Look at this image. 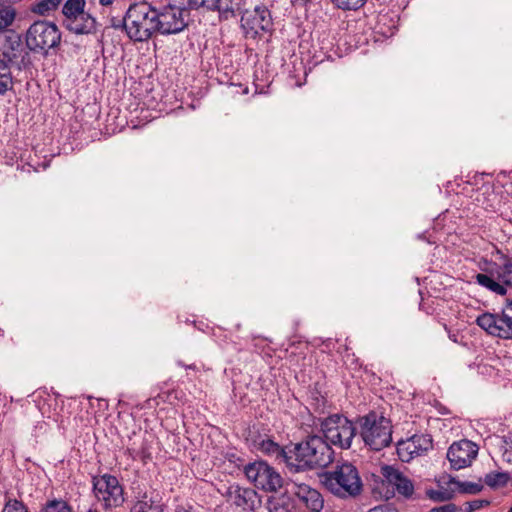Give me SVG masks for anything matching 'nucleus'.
<instances>
[{"instance_id":"nucleus-1","label":"nucleus","mask_w":512,"mask_h":512,"mask_svg":"<svg viewBox=\"0 0 512 512\" xmlns=\"http://www.w3.org/2000/svg\"><path fill=\"white\" fill-rule=\"evenodd\" d=\"M289 453V473L292 475L325 468L334 459V450L318 435L308 436L305 440L292 444Z\"/></svg>"},{"instance_id":"nucleus-2","label":"nucleus","mask_w":512,"mask_h":512,"mask_svg":"<svg viewBox=\"0 0 512 512\" xmlns=\"http://www.w3.org/2000/svg\"><path fill=\"white\" fill-rule=\"evenodd\" d=\"M156 9L146 2L134 3L128 8L122 25L127 36L138 42H143L157 32Z\"/></svg>"},{"instance_id":"nucleus-3","label":"nucleus","mask_w":512,"mask_h":512,"mask_svg":"<svg viewBox=\"0 0 512 512\" xmlns=\"http://www.w3.org/2000/svg\"><path fill=\"white\" fill-rule=\"evenodd\" d=\"M322 478L325 487L341 498L356 497L363 489L357 468L349 462L336 465L333 471H326Z\"/></svg>"},{"instance_id":"nucleus-4","label":"nucleus","mask_w":512,"mask_h":512,"mask_svg":"<svg viewBox=\"0 0 512 512\" xmlns=\"http://www.w3.org/2000/svg\"><path fill=\"white\" fill-rule=\"evenodd\" d=\"M360 436L372 450L380 451L392 442V426L389 419L370 412L359 419Z\"/></svg>"},{"instance_id":"nucleus-5","label":"nucleus","mask_w":512,"mask_h":512,"mask_svg":"<svg viewBox=\"0 0 512 512\" xmlns=\"http://www.w3.org/2000/svg\"><path fill=\"white\" fill-rule=\"evenodd\" d=\"M61 32L56 24L50 21L37 20L25 33L26 47L34 53L47 55L50 49L59 46Z\"/></svg>"},{"instance_id":"nucleus-6","label":"nucleus","mask_w":512,"mask_h":512,"mask_svg":"<svg viewBox=\"0 0 512 512\" xmlns=\"http://www.w3.org/2000/svg\"><path fill=\"white\" fill-rule=\"evenodd\" d=\"M321 431L324 440L340 449H349L357 429L352 421L346 416L335 413L320 421Z\"/></svg>"},{"instance_id":"nucleus-7","label":"nucleus","mask_w":512,"mask_h":512,"mask_svg":"<svg viewBox=\"0 0 512 512\" xmlns=\"http://www.w3.org/2000/svg\"><path fill=\"white\" fill-rule=\"evenodd\" d=\"M131 507L130 512H165L167 505L162 493L147 485L140 479L131 483Z\"/></svg>"},{"instance_id":"nucleus-8","label":"nucleus","mask_w":512,"mask_h":512,"mask_svg":"<svg viewBox=\"0 0 512 512\" xmlns=\"http://www.w3.org/2000/svg\"><path fill=\"white\" fill-rule=\"evenodd\" d=\"M93 492L105 509L120 507L124 501V489L117 477L104 474L93 477Z\"/></svg>"},{"instance_id":"nucleus-9","label":"nucleus","mask_w":512,"mask_h":512,"mask_svg":"<svg viewBox=\"0 0 512 512\" xmlns=\"http://www.w3.org/2000/svg\"><path fill=\"white\" fill-rule=\"evenodd\" d=\"M244 473L256 488L265 492H276L283 484L281 475L264 461L245 464Z\"/></svg>"},{"instance_id":"nucleus-10","label":"nucleus","mask_w":512,"mask_h":512,"mask_svg":"<svg viewBox=\"0 0 512 512\" xmlns=\"http://www.w3.org/2000/svg\"><path fill=\"white\" fill-rule=\"evenodd\" d=\"M273 18L265 5H257L252 10H245L241 16V27L252 38L270 33L273 30Z\"/></svg>"},{"instance_id":"nucleus-11","label":"nucleus","mask_w":512,"mask_h":512,"mask_svg":"<svg viewBox=\"0 0 512 512\" xmlns=\"http://www.w3.org/2000/svg\"><path fill=\"white\" fill-rule=\"evenodd\" d=\"M187 6H180L169 2L167 6L160 11L156 10L157 32L162 35L177 34L187 25L185 15H187Z\"/></svg>"},{"instance_id":"nucleus-12","label":"nucleus","mask_w":512,"mask_h":512,"mask_svg":"<svg viewBox=\"0 0 512 512\" xmlns=\"http://www.w3.org/2000/svg\"><path fill=\"white\" fill-rule=\"evenodd\" d=\"M477 325L500 339H512V316L506 305L500 313L485 312L476 318Z\"/></svg>"},{"instance_id":"nucleus-13","label":"nucleus","mask_w":512,"mask_h":512,"mask_svg":"<svg viewBox=\"0 0 512 512\" xmlns=\"http://www.w3.org/2000/svg\"><path fill=\"white\" fill-rule=\"evenodd\" d=\"M249 440L251 441L253 447L258 451L268 455L275 457L276 460L283 462L289 471V457L291 452L292 445L282 447L275 441L271 439L268 435H262L259 432L250 431Z\"/></svg>"},{"instance_id":"nucleus-14","label":"nucleus","mask_w":512,"mask_h":512,"mask_svg":"<svg viewBox=\"0 0 512 512\" xmlns=\"http://www.w3.org/2000/svg\"><path fill=\"white\" fill-rule=\"evenodd\" d=\"M290 492L304 505L307 512H321L324 507V499L321 493L309 485L290 478L288 483Z\"/></svg>"},{"instance_id":"nucleus-15","label":"nucleus","mask_w":512,"mask_h":512,"mask_svg":"<svg viewBox=\"0 0 512 512\" xmlns=\"http://www.w3.org/2000/svg\"><path fill=\"white\" fill-rule=\"evenodd\" d=\"M478 454V446L470 440L464 439L454 442L447 451V459L451 468L460 470L471 465Z\"/></svg>"},{"instance_id":"nucleus-16","label":"nucleus","mask_w":512,"mask_h":512,"mask_svg":"<svg viewBox=\"0 0 512 512\" xmlns=\"http://www.w3.org/2000/svg\"><path fill=\"white\" fill-rule=\"evenodd\" d=\"M225 496L236 507L243 511H254L261 503L257 492L252 488H245L239 485L228 487Z\"/></svg>"},{"instance_id":"nucleus-17","label":"nucleus","mask_w":512,"mask_h":512,"mask_svg":"<svg viewBox=\"0 0 512 512\" xmlns=\"http://www.w3.org/2000/svg\"><path fill=\"white\" fill-rule=\"evenodd\" d=\"M381 474L387 483L396 489L398 494L402 495L406 499H410L412 497L414 493V484L400 470L390 465H384L381 467Z\"/></svg>"},{"instance_id":"nucleus-18","label":"nucleus","mask_w":512,"mask_h":512,"mask_svg":"<svg viewBox=\"0 0 512 512\" xmlns=\"http://www.w3.org/2000/svg\"><path fill=\"white\" fill-rule=\"evenodd\" d=\"M471 197L476 205L486 211H497L501 208V196L490 183L483 184Z\"/></svg>"},{"instance_id":"nucleus-19","label":"nucleus","mask_w":512,"mask_h":512,"mask_svg":"<svg viewBox=\"0 0 512 512\" xmlns=\"http://www.w3.org/2000/svg\"><path fill=\"white\" fill-rule=\"evenodd\" d=\"M21 52V42L19 36L0 34V61L8 63L14 62Z\"/></svg>"},{"instance_id":"nucleus-20","label":"nucleus","mask_w":512,"mask_h":512,"mask_svg":"<svg viewBox=\"0 0 512 512\" xmlns=\"http://www.w3.org/2000/svg\"><path fill=\"white\" fill-rule=\"evenodd\" d=\"M66 28L75 34H92L97 30V22L94 17L89 13L83 12L80 15L73 18L69 24H66Z\"/></svg>"},{"instance_id":"nucleus-21","label":"nucleus","mask_w":512,"mask_h":512,"mask_svg":"<svg viewBox=\"0 0 512 512\" xmlns=\"http://www.w3.org/2000/svg\"><path fill=\"white\" fill-rule=\"evenodd\" d=\"M475 279L479 285L498 295H505L507 292L506 286L511 284V280L504 278L500 273H498L497 276L498 281H496L492 276L484 273H478L475 276Z\"/></svg>"},{"instance_id":"nucleus-22","label":"nucleus","mask_w":512,"mask_h":512,"mask_svg":"<svg viewBox=\"0 0 512 512\" xmlns=\"http://www.w3.org/2000/svg\"><path fill=\"white\" fill-rule=\"evenodd\" d=\"M150 442L146 437H143L139 446L136 441L128 444L126 453L133 459H140L144 464L152 459Z\"/></svg>"},{"instance_id":"nucleus-23","label":"nucleus","mask_w":512,"mask_h":512,"mask_svg":"<svg viewBox=\"0 0 512 512\" xmlns=\"http://www.w3.org/2000/svg\"><path fill=\"white\" fill-rule=\"evenodd\" d=\"M85 4V0H67L64 3L62 13L64 16L63 24L65 27L66 24H69L74 17L84 12Z\"/></svg>"},{"instance_id":"nucleus-24","label":"nucleus","mask_w":512,"mask_h":512,"mask_svg":"<svg viewBox=\"0 0 512 512\" xmlns=\"http://www.w3.org/2000/svg\"><path fill=\"white\" fill-rule=\"evenodd\" d=\"M38 512H74V510L67 500L54 497L42 503Z\"/></svg>"},{"instance_id":"nucleus-25","label":"nucleus","mask_w":512,"mask_h":512,"mask_svg":"<svg viewBox=\"0 0 512 512\" xmlns=\"http://www.w3.org/2000/svg\"><path fill=\"white\" fill-rule=\"evenodd\" d=\"M63 0H39L32 3L30 11L40 16H49L56 11Z\"/></svg>"},{"instance_id":"nucleus-26","label":"nucleus","mask_w":512,"mask_h":512,"mask_svg":"<svg viewBox=\"0 0 512 512\" xmlns=\"http://www.w3.org/2000/svg\"><path fill=\"white\" fill-rule=\"evenodd\" d=\"M1 512H31L29 507L20 499L8 492L4 495V504Z\"/></svg>"},{"instance_id":"nucleus-27","label":"nucleus","mask_w":512,"mask_h":512,"mask_svg":"<svg viewBox=\"0 0 512 512\" xmlns=\"http://www.w3.org/2000/svg\"><path fill=\"white\" fill-rule=\"evenodd\" d=\"M216 5L215 11L228 18L233 16L235 11L240 10L243 0H217Z\"/></svg>"},{"instance_id":"nucleus-28","label":"nucleus","mask_w":512,"mask_h":512,"mask_svg":"<svg viewBox=\"0 0 512 512\" xmlns=\"http://www.w3.org/2000/svg\"><path fill=\"white\" fill-rule=\"evenodd\" d=\"M413 445V449H416L418 455H422L432 449L433 440L429 434H415L410 437Z\"/></svg>"},{"instance_id":"nucleus-29","label":"nucleus","mask_w":512,"mask_h":512,"mask_svg":"<svg viewBox=\"0 0 512 512\" xmlns=\"http://www.w3.org/2000/svg\"><path fill=\"white\" fill-rule=\"evenodd\" d=\"M16 16L17 11L13 6H0V32L6 31L10 26H12Z\"/></svg>"},{"instance_id":"nucleus-30","label":"nucleus","mask_w":512,"mask_h":512,"mask_svg":"<svg viewBox=\"0 0 512 512\" xmlns=\"http://www.w3.org/2000/svg\"><path fill=\"white\" fill-rule=\"evenodd\" d=\"M413 445L410 438L397 442V454L401 461L409 462L413 457L419 456L417 450L413 449Z\"/></svg>"},{"instance_id":"nucleus-31","label":"nucleus","mask_w":512,"mask_h":512,"mask_svg":"<svg viewBox=\"0 0 512 512\" xmlns=\"http://www.w3.org/2000/svg\"><path fill=\"white\" fill-rule=\"evenodd\" d=\"M13 85V76L9 66L4 61H0V95L11 90Z\"/></svg>"},{"instance_id":"nucleus-32","label":"nucleus","mask_w":512,"mask_h":512,"mask_svg":"<svg viewBox=\"0 0 512 512\" xmlns=\"http://www.w3.org/2000/svg\"><path fill=\"white\" fill-rule=\"evenodd\" d=\"M509 479L510 476L507 472H490L485 475L484 482L487 486L495 489L504 487Z\"/></svg>"},{"instance_id":"nucleus-33","label":"nucleus","mask_w":512,"mask_h":512,"mask_svg":"<svg viewBox=\"0 0 512 512\" xmlns=\"http://www.w3.org/2000/svg\"><path fill=\"white\" fill-rule=\"evenodd\" d=\"M452 482L457 485L458 491L463 494H478L483 490V485L481 483V479L479 482H469V481H456L452 480Z\"/></svg>"},{"instance_id":"nucleus-34","label":"nucleus","mask_w":512,"mask_h":512,"mask_svg":"<svg viewBox=\"0 0 512 512\" xmlns=\"http://www.w3.org/2000/svg\"><path fill=\"white\" fill-rule=\"evenodd\" d=\"M326 403V398L317 389L310 391L309 404L315 412L323 413Z\"/></svg>"},{"instance_id":"nucleus-35","label":"nucleus","mask_w":512,"mask_h":512,"mask_svg":"<svg viewBox=\"0 0 512 512\" xmlns=\"http://www.w3.org/2000/svg\"><path fill=\"white\" fill-rule=\"evenodd\" d=\"M217 0H185L183 6H187L188 9H199L204 8L209 11H215L217 8Z\"/></svg>"},{"instance_id":"nucleus-36","label":"nucleus","mask_w":512,"mask_h":512,"mask_svg":"<svg viewBox=\"0 0 512 512\" xmlns=\"http://www.w3.org/2000/svg\"><path fill=\"white\" fill-rule=\"evenodd\" d=\"M332 2L342 10H356L362 7L366 0H332Z\"/></svg>"},{"instance_id":"nucleus-37","label":"nucleus","mask_w":512,"mask_h":512,"mask_svg":"<svg viewBox=\"0 0 512 512\" xmlns=\"http://www.w3.org/2000/svg\"><path fill=\"white\" fill-rule=\"evenodd\" d=\"M426 495L429 497V499H431L435 502L448 501L453 496V494L447 490H434V489L427 490Z\"/></svg>"},{"instance_id":"nucleus-38","label":"nucleus","mask_w":512,"mask_h":512,"mask_svg":"<svg viewBox=\"0 0 512 512\" xmlns=\"http://www.w3.org/2000/svg\"><path fill=\"white\" fill-rule=\"evenodd\" d=\"M490 504L489 500L486 499H477L466 503L465 512H474L484 506H488Z\"/></svg>"},{"instance_id":"nucleus-39","label":"nucleus","mask_w":512,"mask_h":512,"mask_svg":"<svg viewBox=\"0 0 512 512\" xmlns=\"http://www.w3.org/2000/svg\"><path fill=\"white\" fill-rule=\"evenodd\" d=\"M270 512H291L289 505L285 504L284 499H278L270 502Z\"/></svg>"},{"instance_id":"nucleus-40","label":"nucleus","mask_w":512,"mask_h":512,"mask_svg":"<svg viewBox=\"0 0 512 512\" xmlns=\"http://www.w3.org/2000/svg\"><path fill=\"white\" fill-rule=\"evenodd\" d=\"M505 444L503 459L508 463H512V434L507 437Z\"/></svg>"},{"instance_id":"nucleus-41","label":"nucleus","mask_w":512,"mask_h":512,"mask_svg":"<svg viewBox=\"0 0 512 512\" xmlns=\"http://www.w3.org/2000/svg\"><path fill=\"white\" fill-rule=\"evenodd\" d=\"M457 506L453 503H449L443 506L434 507L429 512H456Z\"/></svg>"},{"instance_id":"nucleus-42","label":"nucleus","mask_w":512,"mask_h":512,"mask_svg":"<svg viewBox=\"0 0 512 512\" xmlns=\"http://www.w3.org/2000/svg\"><path fill=\"white\" fill-rule=\"evenodd\" d=\"M174 512H200V511L193 505L180 504L175 507Z\"/></svg>"},{"instance_id":"nucleus-43","label":"nucleus","mask_w":512,"mask_h":512,"mask_svg":"<svg viewBox=\"0 0 512 512\" xmlns=\"http://www.w3.org/2000/svg\"><path fill=\"white\" fill-rule=\"evenodd\" d=\"M418 238L427 241L429 244H435L438 240L433 234L429 233V231L419 234Z\"/></svg>"},{"instance_id":"nucleus-44","label":"nucleus","mask_w":512,"mask_h":512,"mask_svg":"<svg viewBox=\"0 0 512 512\" xmlns=\"http://www.w3.org/2000/svg\"><path fill=\"white\" fill-rule=\"evenodd\" d=\"M500 274L504 276V278H508L511 280L509 276L510 274H512V262L505 263L503 266V272Z\"/></svg>"},{"instance_id":"nucleus-45","label":"nucleus","mask_w":512,"mask_h":512,"mask_svg":"<svg viewBox=\"0 0 512 512\" xmlns=\"http://www.w3.org/2000/svg\"><path fill=\"white\" fill-rule=\"evenodd\" d=\"M177 365L178 366H181V367H184L186 369H191V370H198L197 366L195 364H190V365H186L183 361L181 360H178L177 361Z\"/></svg>"},{"instance_id":"nucleus-46","label":"nucleus","mask_w":512,"mask_h":512,"mask_svg":"<svg viewBox=\"0 0 512 512\" xmlns=\"http://www.w3.org/2000/svg\"><path fill=\"white\" fill-rule=\"evenodd\" d=\"M309 0H291L294 6H304Z\"/></svg>"},{"instance_id":"nucleus-47","label":"nucleus","mask_w":512,"mask_h":512,"mask_svg":"<svg viewBox=\"0 0 512 512\" xmlns=\"http://www.w3.org/2000/svg\"><path fill=\"white\" fill-rule=\"evenodd\" d=\"M509 208H510V209H511V211H512V204L510 205V207H509ZM502 214L504 215V220H505V221H508V222H510V223L512 224V217H511V216H509V215H507V213H504V212H502Z\"/></svg>"},{"instance_id":"nucleus-48","label":"nucleus","mask_w":512,"mask_h":512,"mask_svg":"<svg viewBox=\"0 0 512 512\" xmlns=\"http://www.w3.org/2000/svg\"><path fill=\"white\" fill-rule=\"evenodd\" d=\"M113 2H114V0H99V3L102 6H108V5L112 4Z\"/></svg>"},{"instance_id":"nucleus-49","label":"nucleus","mask_w":512,"mask_h":512,"mask_svg":"<svg viewBox=\"0 0 512 512\" xmlns=\"http://www.w3.org/2000/svg\"><path fill=\"white\" fill-rule=\"evenodd\" d=\"M235 458L237 459V461H240L241 463H243V462H244L241 458L236 457V455H235V454H231V455H230V457H229V460H230V461H233V460H235Z\"/></svg>"},{"instance_id":"nucleus-50","label":"nucleus","mask_w":512,"mask_h":512,"mask_svg":"<svg viewBox=\"0 0 512 512\" xmlns=\"http://www.w3.org/2000/svg\"><path fill=\"white\" fill-rule=\"evenodd\" d=\"M235 458L237 459V461H240L241 463H243V462H244L241 458L236 457V455H235V454H231V455H230V457H229V460H230V461H233V460H235Z\"/></svg>"},{"instance_id":"nucleus-51","label":"nucleus","mask_w":512,"mask_h":512,"mask_svg":"<svg viewBox=\"0 0 512 512\" xmlns=\"http://www.w3.org/2000/svg\"><path fill=\"white\" fill-rule=\"evenodd\" d=\"M185 0H169V2L179 4L180 6H183Z\"/></svg>"},{"instance_id":"nucleus-52","label":"nucleus","mask_w":512,"mask_h":512,"mask_svg":"<svg viewBox=\"0 0 512 512\" xmlns=\"http://www.w3.org/2000/svg\"><path fill=\"white\" fill-rule=\"evenodd\" d=\"M87 512H98V511H97L96 509H92V508H90V509H88V511H87Z\"/></svg>"},{"instance_id":"nucleus-53","label":"nucleus","mask_w":512,"mask_h":512,"mask_svg":"<svg viewBox=\"0 0 512 512\" xmlns=\"http://www.w3.org/2000/svg\"><path fill=\"white\" fill-rule=\"evenodd\" d=\"M0 336H4V330L0 328Z\"/></svg>"},{"instance_id":"nucleus-54","label":"nucleus","mask_w":512,"mask_h":512,"mask_svg":"<svg viewBox=\"0 0 512 512\" xmlns=\"http://www.w3.org/2000/svg\"><path fill=\"white\" fill-rule=\"evenodd\" d=\"M508 512H510V511H508Z\"/></svg>"}]
</instances>
